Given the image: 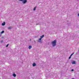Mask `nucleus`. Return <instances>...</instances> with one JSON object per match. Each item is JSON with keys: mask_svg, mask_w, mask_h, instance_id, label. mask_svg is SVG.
<instances>
[{"mask_svg": "<svg viewBox=\"0 0 79 79\" xmlns=\"http://www.w3.org/2000/svg\"><path fill=\"white\" fill-rule=\"evenodd\" d=\"M52 45H53V47L56 45V40H55L54 41L52 42Z\"/></svg>", "mask_w": 79, "mask_h": 79, "instance_id": "obj_1", "label": "nucleus"}, {"mask_svg": "<svg viewBox=\"0 0 79 79\" xmlns=\"http://www.w3.org/2000/svg\"><path fill=\"white\" fill-rule=\"evenodd\" d=\"M19 1H21L23 2V4H25L26 3H27V0H19Z\"/></svg>", "mask_w": 79, "mask_h": 79, "instance_id": "obj_2", "label": "nucleus"}, {"mask_svg": "<svg viewBox=\"0 0 79 79\" xmlns=\"http://www.w3.org/2000/svg\"><path fill=\"white\" fill-rule=\"evenodd\" d=\"M32 66H36V64L35 63H33L32 64Z\"/></svg>", "mask_w": 79, "mask_h": 79, "instance_id": "obj_3", "label": "nucleus"}, {"mask_svg": "<svg viewBox=\"0 0 79 79\" xmlns=\"http://www.w3.org/2000/svg\"><path fill=\"white\" fill-rule=\"evenodd\" d=\"M44 37V35H43L42 36H40V38H41V39H42V38H43Z\"/></svg>", "mask_w": 79, "mask_h": 79, "instance_id": "obj_4", "label": "nucleus"}, {"mask_svg": "<svg viewBox=\"0 0 79 79\" xmlns=\"http://www.w3.org/2000/svg\"><path fill=\"white\" fill-rule=\"evenodd\" d=\"M13 76H14V77H16V74L15 73H14L13 74Z\"/></svg>", "mask_w": 79, "mask_h": 79, "instance_id": "obj_5", "label": "nucleus"}, {"mask_svg": "<svg viewBox=\"0 0 79 79\" xmlns=\"http://www.w3.org/2000/svg\"><path fill=\"white\" fill-rule=\"evenodd\" d=\"M2 26H5V22H4V23H2Z\"/></svg>", "mask_w": 79, "mask_h": 79, "instance_id": "obj_6", "label": "nucleus"}, {"mask_svg": "<svg viewBox=\"0 0 79 79\" xmlns=\"http://www.w3.org/2000/svg\"><path fill=\"white\" fill-rule=\"evenodd\" d=\"M32 47V46H29L28 48L29 49H31V48Z\"/></svg>", "mask_w": 79, "mask_h": 79, "instance_id": "obj_7", "label": "nucleus"}, {"mask_svg": "<svg viewBox=\"0 0 79 79\" xmlns=\"http://www.w3.org/2000/svg\"><path fill=\"white\" fill-rule=\"evenodd\" d=\"M11 28H12V27H8V29H11Z\"/></svg>", "mask_w": 79, "mask_h": 79, "instance_id": "obj_8", "label": "nucleus"}, {"mask_svg": "<svg viewBox=\"0 0 79 79\" xmlns=\"http://www.w3.org/2000/svg\"><path fill=\"white\" fill-rule=\"evenodd\" d=\"M42 40V38H40L39 39V42H40V40Z\"/></svg>", "mask_w": 79, "mask_h": 79, "instance_id": "obj_9", "label": "nucleus"}, {"mask_svg": "<svg viewBox=\"0 0 79 79\" xmlns=\"http://www.w3.org/2000/svg\"><path fill=\"white\" fill-rule=\"evenodd\" d=\"M36 9V7H34V9H33L34 11H35Z\"/></svg>", "mask_w": 79, "mask_h": 79, "instance_id": "obj_10", "label": "nucleus"}, {"mask_svg": "<svg viewBox=\"0 0 79 79\" xmlns=\"http://www.w3.org/2000/svg\"><path fill=\"white\" fill-rule=\"evenodd\" d=\"M72 64H76V62H75V61H73L72 62Z\"/></svg>", "mask_w": 79, "mask_h": 79, "instance_id": "obj_11", "label": "nucleus"}, {"mask_svg": "<svg viewBox=\"0 0 79 79\" xmlns=\"http://www.w3.org/2000/svg\"><path fill=\"white\" fill-rule=\"evenodd\" d=\"M4 33V31H2L1 32V34H3V33Z\"/></svg>", "mask_w": 79, "mask_h": 79, "instance_id": "obj_12", "label": "nucleus"}, {"mask_svg": "<svg viewBox=\"0 0 79 79\" xmlns=\"http://www.w3.org/2000/svg\"><path fill=\"white\" fill-rule=\"evenodd\" d=\"M1 43H2L3 42V40L1 41Z\"/></svg>", "mask_w": 79, "mask_h": 79, "instance_id": "obj_13", "label": "nucleus"}, {"mask_svg": "<svg viewBox=\"0 0 79 79\" xmlns=\"http://www.w3.org/2000/svg\"><path fill=\"white\" fill-rule=\"evenodd\" d=\"M8 45H9V44H7V45L6 46V47H8Z\"/></svg>", "mask_w": 79, "mask_h": 79, "instance_id": "obj_14", "label": "nucleus"}, {"mask_svg": "<svg viewBox=\"0 0 79 79\" xmlns=\"http://www.w3.org/2000/svg\"><path fill=\"white\" fill-rule=\"evenodd\" d=\"M73 54H74V53H73L72 54H71V55H70L71 56L73 55Z\"/></svg>", "mask_w": 79, "mask_h": 79, "instance_id": "obj_15", "label": "nucleus"}, {"mask_svg": "<svg viewBox=\"0 0 79 79\" xmlns=\"http://www.w3.org/2000/svg\"><path fill=\"white\" fill-rule=\"evenodd\" d=\"M71 58V56H70V57H69V59H70V58Z\"/></svg>", "mask_w": 79, "mask_h": 79, "instance_id": "obj_16", "label": "nucleus"}, {"mask_svg": "<svg viewBox=\"0 0 79 79\" xmlns=\"http://www.w3.org/2000/svg\"><path fill=\"white\" fill-rule=\"evenodd\" d=\"M72 71H74V70H73V69H72Z\"/></svg>", "mask_w": 79, "mask_h": 79, "instance_id": "obj_17", "label": "nucleus"}, {"mask_svg": "<svg viewBox=\"0 0 79 79\" xmlns=\"http://www.w3.org/2000/svg\"><path fill=\"white\" fill-rule=\"evenodd\" d=\"M78 16H79V14H78Z\"/></svg>", "mask_w": 79, "mask_h": 79, "instance_id": "obj_18", "label": "nucleus"}]
</instances>
